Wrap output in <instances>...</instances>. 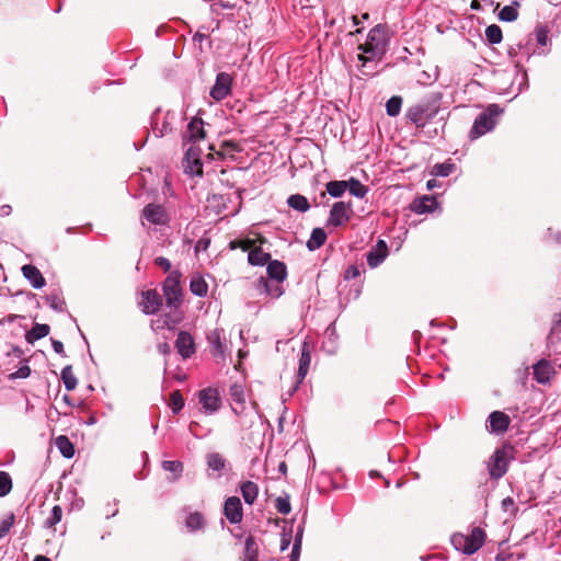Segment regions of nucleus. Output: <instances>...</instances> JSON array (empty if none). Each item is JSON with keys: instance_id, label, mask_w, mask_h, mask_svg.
Segmentation results:
<instances>
[{"instance_id": "4d7b16f0", "label": "nucleus", "mask_w": 561, "mask_h": 561, "mask_svg": "<svg viewBox=\"0 0 561 561\" xmlns=\"http://www.w3.org/2000/svg\"><path fill=\"white\" fill-rule=\"evenodd\" d=\"M234 8V4L228 2V1H224V0H218L216 3H214L211 5V10L214 12H218V10H231Z\"/></svg>"}, {"instance_id": "8fccbe9b", "label": "nucleus", "mask_w": 561, "mask_h": 561, "mask_svg": "<svg viewBox=\"0 0 561 561\" xmlns=\"http://www.w3.org/2000/svg\"><path fill=\"white\" fill-rule=\"evenodd\" d=\"M275 507L277 510L278 513L283 514V515H287L290 513L291 511V506H290V502H289V496L286 495V496H278L275 501Z\"/></svg>"}, {"instance_id": "7c9ffc66", "label": "nucleus", "mask_w": 561, "mask_h": 561, "mask_svg": "<svg viewBox=\"0 0 561 561\" xmlns=\"http://www.w3.org/2000/svg\"><path fill=\"white\" fill-rule=\"evenodd\" d=\"M287 204L290 208L299 211L306 213L310 209V204L308 199L301 194H293L287 198Z\"/></svg>"}, {"instance_id": "7ed1b4c3", "label": "nucleus", "mask_w": 561, "mask_h": 561, "mask_svg": "<svg viewBox=\"0 0 561 561\" xmlns=\"http://www.w3.org/2000/svg\"><path fill=\"white\" fill-rule=\"evenodd\" d=\"M442 95L432 93L417 103L409 106L405 111L408 122L414 124L417 128H423L432 121L440 110Z\"/></svg>"}, {"instance_id": "f3484780", "label": "nucleus", "mask_w": 561, "mask_h": 561, "mask_svg": "<svg viewBox=\"0 0 561 561\" xmlns=\"http://www.w3.org/2000/svg\"><path fill=\"white\" fill-rule=\"evenodd\" d=\"M175 348L183 359L191 358L196 351L193 336L186 331H180L175 340Z\"/></svg>"}, {"instance_id": "de8ad7c7", "label": "nucleus", "mask_w": 561, "mask_h": 561, "mask_svg": "<svg viewBox=\"0 0 561 561\" xmlns=\"http://www.w3.org/2000/svg\"><path fill=\"white\" fill-rule=\"evenodd\" d=\"M170 401L173 414L180 413L184 407V399L179 390H175L171 393Z\"/></svg>"}, {"instance_id": "b1692460", "label": "nucleus", "mask_w": 561, "mask_h": 561, "mask_svg": "<svg viewBox=\"0 0 561 561\" xmlns=\"http://www.w3.org/2000/svg\"><path fill=\"white\" fill-rule=\"evenodd\" d=\"M206 136L204 122L201 118H193L187 125V137L190 141L196 142Z\"/></svg>"}, {"instance_id": "72a5a7b5", "label": "nucleus", "mask_w": 561, "mask_h": 561, "mask_svg": "<svg viewBox=\"0 0 561 561\" xmlns=\"http://www.w3.org/2000/svg\"><path fill=\"white\" fill-rule=\"evenodd\" d=\"M347 183H348L347 190L355 197L364 198L366 196V194L368 193V187L366 185L362 184L360 181L355 178H351L347 181Z\"/></svg>"}, {"instance_id": "f8f14e48", "label": "nucleus", "mask_w": 561, "mask_h": 561, "mask_svg": "<svg viewBox=\"0 0 561 561\" xmlns=\"http://www.w3.org/2000/svg\"><path fill=\"white\" fill-rule=\"evenodd\" d=\"M199 403L205 414H214L221 407V399L217 389L208 387L199 391Z\"/></svg>"}, {"instance_id": "09e8293b", "label": "nucleus", "mask_w": 561, "mask_h": 561, "mask_svg": "<svg viewBox=\"0 0 561 561\" xmlns=\"http://www.w3.org/2000/svg\"><path fill=\"white\" fill-rule=\"evenodd\" d=\"M254 241L251 239H236L230 241L229 248L231 250L241 249L242 251H251L253 248Z\"/></svg>"}, {"instance_id": "774afa93", "label": "nucleus", "mask_w": 561, "mask_h": 561, "mask_svg": "<svg viewBox=\"0 0 561 561\" xmlns=\"http://www.w3.org/2000/svg\"><path fill=\"white\" fill-rule=\"evenodd\" d=\"M206 38L207 36L201 32L195 33L193 36V41L199 44L203 43Z\"/></svg>"}, {"instance_id": "5fc2aeb1", "label": "nucleus", "mask_w": 561, "mask_h": 561, "mask_svg": "<svg viewBox=\"0 0 561 561\" xmlns=\"http://www.w3.org/2000/svg\"><path fill=\"white\" fill-rule=\"evenodd\" d=\"M291 533L293 529L290 528L288 531L284 529L280 535V551H285L288 549L290 542H291Z\"/></svg>"}, {"instance_id": "a19ab883", "label": "nucleus", "mask_w": 561, "mask_h": 561, "mask_svg": "<svg viewBox=\"0 0 561 561\" xmlns=\"http://www.w3.org/2000/svg\"><path fill=\"white\" fill-rule=\"evenodd\" d=\"M162 468L165 471L174 473V479L176 480L181 477L183 471V463L179 460H164L162 462Z\"/></svg>"}, {"instance_id": "bb28decb", "label": "nucleus", "mask_w": 561, "mask_h": 561, "mask_svg": "<svg viewBox=\"0 0 561 561\" xmlns=\"http://www.w3.org/2000/svg\"><path fill=\"white\" fill-rule=\"evenodd\" d=\"M50 332L48 324L35 323L34 327L26 332L25 340L27 343L33 344L35 341L47 336Z\"/></svg>"}, {"instance_id": "a18cd8bd", "label": "nucleus", "mask_w": 561, "mask_h": 561, "mask_svg": "<svg viewBox=\"0 0 561 561\" xmlns=\"http://www.w3.org/2000/svg\"><path fill=\"white\" fill-rule=\"evenodd\" d=\"M230 398L233 402L242 404L245 401L243 387L239 383H233L229 389Z\"/></svg>"}, {"instance_id": "1a4fd4ad", "label": "nucleus", "mask_w": 561, "mask_h": 561, "mask_svg": "<svg viewBox=\"0 0 561 561\" xmlns=\"http://www.w3.org/2000/svg\"><path fill=\"white\" fill-rule=\"evenodd\" d=\"M141 219L150 225L168 226L171 217L164 205L149 203L141 210Z\"/></svg>"}, {"instance_id": "864d4df0", "label": "nucleus", "mask_w": 561, "mask_h": 561, "mask_svg": "<svg viewBox=\"0 0 561 561\" xmlns=\"http://www.w3.org/2000/svg\"><path fill=\"white\" fill-rule=\"evenodd\" d=\"M31 375V368L27 365L21 366L16 371L12 373L10 379H24Z\"/></svg>"}, {"instance_id": "2eb2a0df", "label": "nucleus", "mask_w": 561, "mask_h": 561, "mask_svg": "<svg viewBox=\"0 0 561 561\" xmlns=\"http://www.w3.org/2000/svg\"><path fill=\"white\" fill-rule=\"evenodd\" d=\"M511 419L502 411H493L488 417L486 430L492 434H503L508 430Z\"/></svg>"}, {"instance_id": "4468645a", "label": "nucleus", "mask_w": 561, "mask_h": 561, "mask_svg": "<svg viewBox=\"0 0 561 561\" xmlns=\"http://www.w3.org/2000/svg\"><path fill=\"white\" fill-rule=\"evenodd\" d=\"M139 305L145 314H154L162 307V297L156 289H148L141 293Z\"/></svg>"}, {"instance_id": "37998d69", "label": "nucleus", "mask_w": 561, "mask_h": 561, "mask_svg": "<svg viewBox=\"0 0 561 561\" xmlns=\"http://www.w3.org/2000/svg\"><path fill=\"white\" fill-rule=\"evenodd\" d=\"M15 523L14 513H9L1 522H0V540L5 537Z\"/></svg>"}, {"instance_id": "58836bf2", "label": "nucleus", "mask_w": 561, "mask_h": 561, "mask_svg": "<svg viewBox=\"0 0 561 561\" xmlns=\"http://www.w3.org/2000/svg\"><path fill=\"white\" fill-rule=\"evenodd\" d=\"M46 302L53 310L57 312H62L65 310L66 302L64 298H61L60 295L57 293H51L47 295Z\"/></svg>"}, {"instance_id": "9b49d317", "label": "nucleus", "mask_w": 561, "mask_h": 561, "mask_svg": "<svg viewBox=\"0 0 561 561\" xmlns=\"http://www.w3.org/2000/svg\"><path fill=\"white\" fill-rule=\"evenodd\" d=\"M202 150L192 145L185 152L183 158V169L184 172L191 176H202L203 175V162L201 159Z\"/></svg>"}, {"instance_id": "e2e57ef3", "label": "nucleus", "mask_w": 561, "mask_h": 561, "mask_svg": "<svg viewBox=\"0 0 561 561\" xmlns=\"http://www.w3.org/2000/svg\"><path fill=\"white\" fill-rule=\"evenodd\" d=\"M158 351L159 353H161L162 355H169L170 352H171V347L170 345L167 343V342H163V343H160L158 345Z\"/></svg>"}, {"instance_id": "680f3d73", "label": "nucleus", "mask_w": 561, "mask_h": 561, "mask_svg": "<svg viewBox=\"0 0 561 561\" xmlns=\"http://www.w3.org/2000/svg\"><path fill=\"white\" fill-rule=\"evenodd\" d=\"M51 345H53L54 351L57 354H59L61 356H66L62 342L57 341V340H51Z\"/></svg>"}, {"instance_id": "ea45409f", "label": "nucleus", "mask_w": 561, "mask_h": 561, "mask_svg": "<svg viewBox=\"0 0 561 561\" xmlns=\"http://www.w3.org/2000/svg\"><path fill=\"white\" fill-rule=\"evenodd\" d=\"M181 320H182L181 316L178 318H171L170 316H165V318L163 320L151 321V328L153 330H161L163 328L171 329L174 325H176Z\"/></svg>"}, {"instance_id": "e433bc0d", "label": "nucleus", "mask_w": 561, "mask_h": 561, "mask_svg": "<svg viewBox=\"0 0 561 561\" xmlns=\"http://www.w3.org/2000/svg\"><path fill=\"white\" fill-rule=\"evenodd\" d=\"M485 38L490 44H499L502 42V30L496 24H491L485 28Z\"/></svg>"}, {"instance_id": "9d476101", "label": "nucleus", "mask_w": 561, "mask_h": 561, "mask_svg": "<svg viewBox=\"0 0 561 561\" xmlns=\"http://www.w3.org/2000/svg\"><path fill=\"white\" fill-rule=\"evenodd\" d=\"M353 214L352 203L336 202L332 205L329 218L327 220L328 227H341L346 225Z\"/></svg>"}, {"instance_id": "473e14b6", "label": "nucleus", "mask_w": 561, "mask_h": 561, "mask_svg": "<svg viewBox=\"0 0 561 561\" xmlns=\"http://www.w3.org/2000/svg\"><path fill=\"white\" fill-rule=\"evenodd\" d=\"M60 377H61V380H62V382L65 385V388L68 391H71V390L76 389V387L78 385V380H77L76 376L73 375L72 366L71 365H67V366H65L62 368Z\"/></svg>"}, {"instance_id": "6e6d98bb", "label": "nucleus", "mask_w": 561, "mask_h": 561, "mask_svg": "<svg viewBox=\"0 0 561 561\" xmlns=\"http://www.w3.org/2000/svg\"><path fill=\"white\" fill-rule=\"evenodd\" d=\"M516 68L518 69V72L520 73V83L518 91L526 89L528 87V77L527 71L520 66L519 62H516Z\"/></svg>"}, {"instance_id": "412c9836", "label": "nucleus", "mask_w": 561, "mask_h": 561, "mask_svg": "<svg viewBox=\"0 0 561 561\" xmlns=\"http://www.w3.org/2000/svg\"><path fill=\"white\" fill-rule=\"evenodd\" d=\"M348 187L347 181H330L325 184V192L320 193V202L327 201V194L334 198L341 197Z\"/></svg>"}, {"instance_id": "c756f323", "label": "nucleus", "mask_w": 561, "mask_h": 561, "mask_svg": "<svg viewBox=\"0 0 561 561\" xmlns=\"http://www.w3.org/2000/svg\"><path fill=\"white\" fill-rule=\"evenodd\" d=\"M259 559V546L254 537L249 536L244 542L242 561H256Z\"/></svg>"}, {"instance_id": "bf43d9fd", "label": "nucleus", "mask_w": 561, "mask_h": 561, "mask_svg": "<svg viewBox=\"0 0 561 561\" xmlns=\"http://www.w3.org/2000/svg\"><path fill=\"white\" fill-rule=\"evenodd\" d=\"M359 275V270L356 265H351L345 270L344 278L345 279H354Z\"/></svg>"}, {"instance_id": "0e129e2a", "label": "nucleus", "mask_w": 561, "mask_h": 561, "mask_svg": "<svg viewBox=\"0 0 561 561\" xmlns=\"http://www.w3.org/2000/svg\"><path fill=\"white\" fill-rule=\"evenodd\" d=\"M302 535H304V528L301 526H299L296 531L294 542H298L299 546H301L302 545Z\"/></svg>"}, {"instance_id": "6ab92c4d", "label": "nucleus", "mask_w": 561, "mask_h": 561, "mask_svg": "<svg viewBox=\"0 0 561 561\" xmlns=\"http://www.w3.org/2000/svg\"><path fill=\"white\" fill-rule=\"evenodd\" d=\"M310 363H311L310 345L308 342H304L302 346H301L300 358H299L296 388L298 387V385H300L302 382V380L307 376L309 367H310Z\"/></svg>"}, {"instance_id": "49530a36", "label": "nucleus", "mask_w": 561, "mask_h": 561, "mask_svg": "<svg viewBox=\"0 0 561 561\" xmlns=\"http://www.w3.org/2000/svg\"><path fill=\"white\" fill-rule=\"evenodd\" d=\"M455 169V164L454 163H447V162H444V163H436L434 167H433V174L434 175H437V176H448L449 174L453 173Z\"/></svg>"}, {"instance_id": "39448f33", "label": "nucleus", "mask_w": 561, "mask_h": 561, "mask_svg": "<svg viewBox=\"0 0 561 561\" xmlns=\"http://www.w3.org/2000/svg\"><path fill=\"white\" fill-rule=\"evenodd\" d=\"M514 454L515 449L511 445H504L502 448L495 449L488 461V471L491 479L499 480L506 474L510 461L515 458Z\"/></svg>"}, {"instance_id": "aec40b11", "label": "nucleus", "mask_w": 561, "mask_h": 561, "mask_svg": "<svg viewBox=\"0 0 561 561\" xmlns=\"http://www.w3.org/2000/svg\"><path fill=\"white\" fill-rule=\"evenodd\" d=\"M534 377L539 383H547L550 381L554 374V368L551 363L547 359H540L534 367Z\"/></svg>"}, {"instance_id": "393cba45", "label": "nucleus", "mask_w": 561, "mask_h": 561, "mask_svg": "<svg viewBox=\"0 0 561 561\" xmlns=\"http://www.w3.org/2000/svg\"><path fill=\"white\" fill-rule=\"evenodd\" d=\"M190 290L196 297H206L208 293V284L203 275L196 273L192 275L190 280Z\"/></svg>"}, {"instance_id": "4c0bfd02", "label": "nucleus", "mask_w": 561, "mask_h": 561, "mask_svg": "<svg viewBox=\"0 0 561 561\" xmlns=\"http://www.w3.org/2000/svg\"><path fill=\"white\" fill-rule=\"evenodd\" d=\"M402 106V98L394 95L391 96L386 103V112L389 116L394 117L399 115Z\"/></svg>"}, {"instance_id": "0eeeda50", "label": "nucleus", "mask_w": 561, "mask_h": 561, "mask_svg": "<svg viewBox=\"0 0 561 561\" xmlns=\"http://www.w3.org/2000/svg\"><path fill=\"white\" fill-rule=\"evenodd\" d=\"M181 277L180 271H172L162 284L167 306L173 310L180 309L183 302V290L180 284Z\"/></svg>"}, {"instance_id": "5701e85b", "label": "nucleus", "mask_w": 561, "mask_h": 561, "mask_svg": "<svg viewBox=\"0 0 561 561\" xmlns=\"http://www.w3.org/2000/svg\"><path fill=\"white\" fill-rule=\"evenodd\" d=\"M437 206L438 203L434 196L424 195L412 203L411 209L416 214H426L432 213Z\"/></svg>"}, {"instance_id": "c9c22d12", "label": "nucleus", "mask_w": 561, "mask_h": 561, "mask_svg": "<svg viewBox=\"0 0 561 561\" xmlns=\"http://www.w3.org/2000/svg\"><path fill=\"white\" fill-rule=\"evenodd\" d=\"M185 523H186V527L191 531H195V530L202 529L204 527L205 519L201 513L194 512V513L188 514Z\"/></svg>"}, {"instance_id": "338daca9", "label": "nucleus", "mask_w": 561, "mask_h": 561, "mask_svg": "<svg viewBox=\"0 0 561 561\" xmlns=\"http://www.w3.org/2000/svg\"><path fill=\"white\" fill-rule=\"evenodd\" d=\"M523 48V45L519 43L517 47H510L508 48V56L514 58L518 55V51Z\"/></svg>"}, {"instance_id": "cd10ccee", "label": "nucleus", "mask_w": 561, "mask_h": 561, "mask_svg": "<svg viewBox=\"0 0 561 561\" xmlns=\"http://www.w3.org/2000/svg\"><path fill=\"white\" fill-rule=\"evenodd\" d=\"M242 497L244 502L249 505H252L259 494V486L253 481H245L240 486Z\"/></svg>"}, {"instance_id": "f257e3e1", "label": "nucleus", "mask_w": 561, "mask_h": 561, "mask_svg": "<svg viewBox=\"0 0 561 561\" xmlns=\"http://www.w3.org/2000/svg\"><path fill=\"white\" fill-rule=\"evenodd\" d=\"M390 43V30L386 24H377L367 34L366 42L359 44L357 49L362 53L357 58L362 67L367 62L380 60L388 50Z\"/></svg>"}, {"instance_id": "423d86ee", "label": "nucleus", "mask_w": 561, "mask_h": 561, "mask_svg": "<svg viewBox=\"0 0 561 561\" xmlns=\"http://www.w3.org/2000/svg\"><path fill=\"white\" fill-rule=\"evenodd\" d=\"M485 533L480 527H474L470 535L456 534L451 537V542L458 551L467 556L476 553L484 543Z\"/></svg>"}, {"instance_id": "dca6fc26", "label": "nucleus", "mask_w": 561, "mask_h": 561, "mask_svg": "<svg viewBox=\"0 0 561 561\" xmlns=\"http://www.w3.org/2000/svg\"><path fill=\"white\" fill-rule=\"evenodd\" d=\"M224 515L231 524H239L243 518L241 500L238 496H229L224 504Z\"/></svg>"}, {"instance_id": "ddd939ff", "label": "nucleus", "mask_w": 561, "mask_h": 561, "mask_svg": "<svg viewBox=\"0 0 561 561\" xmlns=\"http://www.w3.org/2000/svg\"><path fill=\"white\" fill-rule=\"evenodd\" d=\"M232 78L227 72H219L216 76V81L210 89V96L216 101L226 99L231 92Z\"/></svg>"}, {"instance_id": "6e6552de", "label": "nucleus", "mask_w": 561, "mask_h": 561, "mask_svg": "<svg viewBox=\"0 0 561 561\" xmlns=\"http://www.w3.org/2000/svg\"><path fill=\"white\" fill-rule=\"evenodd\" d=\"M176 113L172 111L162 112L157 108L150 117V126L152 134L157 137H163L173 130V125L176 122Z\"/></svg>"}, {"instance_id": "c85d7f7f", "label": "nucleus", "mask_w": 561, "mask_h": 561, "mask_svg": "<svg viewBox=\"0 0 561 561\" xmlns=\"http://www.w3.org/2000/svg\"><path fill=\"white\" fill-rule=\"evenodd\" d=\"M327 240V232L322 228H314L311 232L309 240L307 241V248L310 251H314L321 248Z\"/></svg>"}, {"instance_id": "052dcab7", "label": "nucleus", "mask_w": 561, "mask_h": 561, "mask_svg": "<svg viewBox=\"0 0 561 561\" xmlns=\"http://www.w3.org/2000/svg\"><path fill=\"white\" fill-rule=\"evenodd\" d=\"M301 553V546L298 542H294L289 561H299Z\"/></svg>"}, {"instance_id": "69168bd1", "label": "nucleus", "mask_w": 561, "mask_h": 561, "mask_svg": "<svg viewBox=\"0 0 561 561\" xmlns=\"http://www.w3.org/2000/svg\"><path fill=\"white\" fill-rule=\"evenodd\" d=\"M548 237L550 239H553L556 242L561 243V232L558 231V232L553 233L552 229L549 228L548 229Z\"/></svg>"}, {"instance_id": "13d9d810", "label": "nucleus", "mask_w": 561, "mask_h": 561, "mask_svg": "<svg viewBox=\"0 0 561 561\" xmlns=\"http://www.w3.org/2000/svg\"><path fill=\"white\" fill-rule=\"evenodd\" d=\"M154 264L161 267L164 272H169L171 270V262L164 256H158L154 259Z\"/></svg>"}, {"instance_id": "4be33fe9", "label": "nucleus", "mask_w": 561, "mask_h": 561, "mask_svg": "<svg viewBox=\"0 0 561 561\" xmlns=\"http://www.w3.org/2000/svg\"><path fill=\"white\" fill-rule=\"evenodd\" d=\"M23 276L30 282V284L39 289L45 286L46 282L41 271L32 264H26L22 267Z\"/></svg>"}, {"instance_id": "a211bd4d", "label": "nucleus", "mask_w": 561, "mask_h": 561, "mask_svg": "<svg viewBox=\"0 0 561 561\" xmlns=\"http://www.w3.org/2000/svg\"><path fill=\"white\" fill-rule=\"evenodd\" d=\"M388 256V245L385 240L379 239L366 254L367 264L370 268L378 267Z\"/></svg>"}, {"instance_id": "20e7f679", "label": "nucleus", "mask_w": 561, "mask_h": 561, "mask_svg": "<svg viewBox=\"0 0 561 561\" xmlns=\"http://www.w3.org/2000/svg\"><path fill=\"white\" fill-rule=\"evenodd\" d=\"M502 113L503 110L497 104H490L474 119L473 125L469 131L470 139H478L479 137L492 131L495 128L497 118Z\"/></svg>"}, {"instance_id": "c03bdc74", "label": "nucleus", "mask_w": 561, "mask_h": 561, "mask_svg": "<svg viewBox=\"0 0 561 561\" xmlns=\"http://www.w3.org/2000/svg\"><path fill=\"white\" fill-rule=\"evenodd\" d=\"M12 490V479L5 471H0V497L5 496Z\"/></svg>"}, {"instance_id": "79ce46f5", "label": "nucleus", "mask_w": 561, "mask_h": 561, "mask_svg": "<svg viewBox=\"0 0 561 561\" xmlns=\"http://www.w3.org/2000/svg\"><path fill=\"white\" fill-rule=\"evenodd\" d=\"M517 18L518 11L514 5H504L499 13V19L504 22H513Z\"/></svg>"}, {"instance_id": "f704fd0d", "label": "nucleus", "mask_w": 561, "mask_h": 561, "mask_svg": "<svg viewBox=\"0 0 561 561\" xmlns=\"http://www.w3.org/2000/svg\"><path fill=\"white\" fill-rule=\"evenodd\" d=\"M207 466L214 471H221L226 466V459L218 453H210L206 457Z\"/></svg>"}, {"instance_id": "f03ea898", "label": "nucleus", "mask_w": 561, "mask_h": 561, "mask_svg": "<svg viewBox=\"0 0 561 561\" xmlns=\"http://www.w3.org/2000/svg\"><path fill=\"white\" fill-rule=\"evenodd\" d=\"M267 277H260L254 286L259 294H264L272 298H279L284 294L282 282L287 277V267L285 263L278 260H271L266 267Z\"/></svg>"}, {"instance_id": "603ef678", "label": "nucleus", "mask_w": 561, "mask_h": 561, "mask_svg": "<svg viewBox=\"0 0 561 561\" xmlns=\"http://www.w3.org/2000/svg\"><path fill=\"white\" fill-rule=\"evenodd\" d=\"M535 33H536L537 43L539 45H541V46L547 45V43H548V33H549L547 27H543V26L537 27Z\"/></svg>"}, {"instance_id": "3c124183", "label": "nucleus", "mask_w": 561, "mask_h": 561, "mask_svg": "<svg viewBox=\"0 0 561 561\" xmlns=\"http://www.w3.org/2000/svg\"><path fill=\"white\" fill-rule=\"evenodd\" d=\"M62 508L59 505H55L51 508L49 517L46 519V525L53 527L61 520Z\"/></svg>"}, {"instance_id": "2f4dec72", "label": "nucleus", "mask_w": 561, "mask_h": 561, "mask_svg": "<svg viewBox=\"0 0 561 561\" xmlns=\"http://www.w3.org/2000/svg\"><path fill=\"white\" fill-rule=\"evenodd\" d=\"M56 446L65 458L70 459L75 456V446L66 435L56 438Z\"/></svg>"}, {"instance_id": "a878e982", "label": "nucleus", "mask_w": 561, "mask_h": 561, "mask_svg": "<svg viewBox=\"0 0 561 561\" xmlns=\"http://www.w3.org/2000/svg\"><path fill=\"white\" fill-rule=\"evenodd\" d=\"M271 261V254L261 248H254L248 253V262L253 266H263Z\"/></svg>"}]
</instances>
